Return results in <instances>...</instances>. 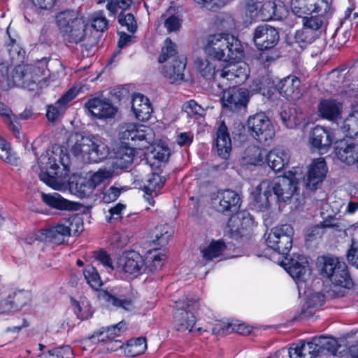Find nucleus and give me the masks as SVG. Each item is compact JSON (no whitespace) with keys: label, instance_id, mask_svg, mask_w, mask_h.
<instances>
[{"label":"nucleus","instance_id":"nucleus-1","mask_svg":"<svg viewBox=\"0 0 358 358\" xmlns=\"http://www.w3.org/2000/svg\"><path fill=\"white\" fill-rule=\"evenodd\" d=\"M203 50L209 57L223 62L236 60L243 55L241 41L226 33L209 34L205 40Z\"/></svg>","mask_w":358,"mask_h":358},{"label":"nucleus","instance_id":"nucleus-2","mask_svg":"<svg viewBox=\"0 0 358 358\" xmlns=\"http://www.w3.org/2000/svg\"><path fill=\"white\" fill-rule=\"evenodd\" d=\"M199 305L196 299L186 296L185 299L176 301V310L174 314V322L178 331L192 332L196 323L194 312L199 309Z\"/></svg>","mask_w":358,"mask_h":358},{"label":"nucleus","instance_id":"nucleus-3","mask_svg":"<svg viewBox=\"0 0 358 358\" xmlns=\"http://www.w3.org/2000/svg\"><path fill=\"white\" fill-rule=\"evenodd\" d=\"M59 161L64 166V169L67 170L69 167V157L67 155H61L55 153L52 151H46L38 158V166L41 169L39 174L40 179L50 187H55L57 184L56 176L59 165L57 161Z\"/></svg>","mask_w":358,"mask_h":358},{"label":"nucleus","instance_id":"nucleus-4","mask_svg":"<svg viewBox=\"0 0 358 358\" xmlns=\"http://www.w3.org/2000/svg\"><path fill=\"white\" fill-rule=\"evenodd\" d=\"M83 229L81 218L72 215L63 218L58 223L46 231L45 235L56 244H62L71 236L78 235Z\"/></svg>","mask_w":358,"mask_h":358},{"label":"nucleus","instance_id":"nucleus-5","mask_svg":"<svg viewBox=\"0 0 358 358\" xmlns=\"http://www.w3.org/2000/svg\"><path fill=\"white\" fill-rule=\"evenodd\" d=\"M294 229L289 224L277 226L271 229L266 238L267 245L278 253L287 255L292 247Z\"/></svg>","mask_w":358,"mask_h":358},{"label":"nucleus","instance_id":"nucleus-6","mask_svg":"<svg viewBox=\"0 0 358 358\" xmlns=\"http://www.w3.org/2000/svg\"><path fill=\"white\" fill-rule=\"evenodd\" d=\"M288 176H278L271 182L263 181L259 185L260 189L268 188L272 189L278 201L286 202L290 199L296 192V178L292 171H289Z\"/></svg>","mask_w":358,"mask_h":358},{"label":"nucleus","instance_id":"nucleus-7","mask_svg":"<svg viewBox=\"0 0 358 358\" xmlns=\"http://www.w3.org/2000/svg\"><path fill=\"white\" fill-rule=\"evenodd\" d=\"M219 88L235 87L243 83L249 76V69L245 63H233L224 67L220 72Z\"/></svg>","mask_w":358,"mask_h":358},{"label":"nucleus","instance_id":"nucleus-8","mask_svg":"<svg viewBox=\"0 0 358 358\" xmlns=\"http://www.w3.org/2000/svg\"><path fill=\"white\" fill-rule=\"evenodd\" d=\"M247 128L250 134L259 142L273 139L275 136L274 127L264 113H258L248 117Z\"/></svg>","mask_w":358,"mask_h":358},{"label":"nucleus","instance_id":"nucleus-9","mask_svg":"<svg viewBox=\"0 0 358 358\" xmlns=\"http://www.w3.org/2000/svg\"><path fill=\"white\" fill-rule=\"evenodd\" d=\"M211 201L216 211L226 215L238 212L241 206L240 195L229 189L217 191L212 196Z\"/></svg>","mask_w":358,"mask_h":358},{"label":"nucleus","instance_id":"nucleus-10","mask_svg":"<svg viewBox=\"0 0 358 358\" xmlns=\"http://www.w3.org/2000/svg\"><path fill=\"white\" fill-rule=\"evenodd\" d=\"M220 89L222 90L221 100L224 107L235 111L246 106L249 95L248 90L236 88L235 87H227Z\"/></svg>","mask_w":358,"mask_h":358},{"label":"nucleus","instance_id":"nucleus-11","mask_svg":"<svg viewBox=\"0 0 358 358\" xmlns=\"http://www.w3.org/2000/svg\"><path fill=\"white\" fill-rule=\"evenodd\" d=\"M291 8L293 13L301 18L315 12L326 13L331 10L327 0H292Z\"/></svg>","mask_w":358,"mask_h":358},{"label":"nucleus","instance_id":"nucleus-12","mask_svg":"<svg viewBox=\"0 0 358 358\" xmlns=\"http://www.w3.org/2000/svg\"><path fill=\"white\" fill-rule=\"evenodd\" d=\"M253 41L259 50H269L278 44L279 34L274 27L266 24H261L254 31Z\"/></svg>","mask_w":358,"mask_h":358},{"label":"nucleus","instance_id":"nucleus-13","mask_svg":"<svg viewBox=\"0 0 358 358\" xmlns=\"http://www.w3.org/2000/svg\"><path fill=\"white\" fill-rule=\"evenodd\" d=\"M117 266L124 273L138 275L145 271L146 263L143 257L135 251L124 252L118 259Z\"/></svg>","mask_w":358,"mask_h":358},{"label":"nucleus","instance_id":"nucleus-14","mask_svg":"<svg viewBox=\"0 0 358 358\" xmlns=\"http://www.w3.org/2000/svg\"><path fill=\"white\" fill-rule=\"evenodd\" d=\"M252 226V218L249 213L245 211L231 215L227 224L231 237L236 239L246 236Z\"/></svg>","mask_w":358,"mask_h":358},{"label":"nucleus","instance_id":"nucleus-15","mask_svg":"<svg viewBox=\"0 0 358 358\" xmlns=\"http://www.w3.org/2000/svg\"><path fill=\"white\" fill-rule=\"evenodd\" d=\"M85 107L95 117L101 120L112 118L117 112V108L109 100L93 98L85 103Z\"/></svg>","mask_w":358,"mask_h":358},{"label":"nucleus","instance_id":"nucleus-16","mask_svg":"<svg viewBox=\"0 0 358 358\" xmlns=\"http://www.w3.org/2000/svg\"><path fill=\"white\" fill-rule=\"evenodd\" d=\"M335 154L341 162L355 164L358 162V143L350 138L340 140L336 143Z\"/></svg>","mask_w":358,"mask_h":358},{"label":"nucleus","instance_id":"nucleus-17","mask_svg":"<svg viewBox=\"0 0 358 358\" xmlns=\"http://www.w3.org/2000/svg\"><path fill=\"white\" fill-rule=\"evenodd\" d=\"M93 136H84L80 133L71 134L68 139V148L75 157L86 162L85 157L90 152V146L92 144Z\"/></svg>","mask_w":358,"mask_h":358},{"label":"nucleus","instance_id":"nucleus-18","mask_svg":"<svg viewBox=\"0 0 358 358\" xmlns=\"http://www.w3.org/2000/svg\"><path fill=\"white\" fill-rule=\"evenodd\" d=\"M342 112V103L334 99H321L317 104L318 116L332 122L341 118Z\"/></svg>","mask_w":358,"mask_h":358},{"label":"nucleus","instance_id":"nucleus-19","mask_svg":"<svg viewBox=\"0 0 358 358\" xmlns=\"http://www.w3.org/2000/svg\"><path fill=\"white\" fill-rule=\"evenodd\" d=\"M327 173V167L323 157L314 159L310 164L306 185L310 189H315L322 182Z\"/></svg>","mask_w":358,"mask_h":358},{"label":"nucleus","instance_id":"nucleus-20","mask_svg":"<svg viewBox=\"0 0 358 358\" xmlns=\"http://www.w3.org/2000/svg\"><path fill=\"white\" fill-rule=\"evenodd\" d=\"M309 141L320 152L327 151L333 142L331 132L321 126H316L310 133Z\"/></svg>","mask_w":358,"mask_h":358},{"label":"nucleus","instance_id":"nucleus-21","mask_svg":"<svg viewBox=\"0 0 358 358\" xmlns=\"http://www.w3.org/2000/svg\"><path fill=\"white\" fill-rule=\"evenodd\" d=\"M288 273L293 278L306 282L311 275L307 259L302 255L292 258L288 266Z\"/></svg>","mask_w":358,"mask_h":358},{"label":"nucleus","instance_id":"nucleus-22","mask_svg":"<svg viewBox=\"0 0 358 358\" xmlns=\"http://www.w3.org/2000/svg\"><path fill=\"white\" fill-rule=\"evenodd\" d=\"M76 95L74 89H70L55 104L47 106L46 117L50 122H55L62 116L66 111L69 103L72 101Z\"/></svg>","mask_w":358,"mask_h":358},{"label":"nucleus","instance_id":"nucleus-23","mask_svg":"<svg viewBox=\"0 0 358 358\" xmlns=\"http://www.w3.org/2000/svg\"><path fill=\"white\" fill-rule=\"evenodd\" d=\"M301 80L295 76H289L278 83L276 86L280 94L287 99H297L301 96Z\"/></svg>","mask_w":358,"mask_h":358},{"label":"nucleus","instance_id":"nucleus-24","mask_svg":"<svg viewBox=\"0 0 358 358\" xmlns=\"http://www.w3.org/2000/svg\"><path fill=\"white\" fill-rule=\"evenodd\" d=\"M48 59L43 58L35 64H24V67H30L31 72L24 73V81L30 84V86H22L29 90H34L43 76L45 74Z\"/></svg>","mask_w":358,"mask_h":358},{"label":"nucleus","instance_id":"nucleus-25","mask_svg":"<svg viewBox=\"0 0 358 358\" xmlns=\"http://www.w3.org/2000/svg\"><path fill=\"white\" fill-rule=\"evenodd\" d=\"M131 109L136 117L143 122L150 120L153 110L148 98L141 94L133 96Z\"/></svg>","mask_w":358,"mask_h":358},{"label":"nucleus","instance_id":"nucleus-26","mask_svg":"<svg viewBox=\"0 0 358 358\" xmlns=\"http://www.w3.org/2000/svg\"><path fill=\"white\" fill-rule=\"evenodd\" d=\"M289 159V152L283 148H275L266 155L267 164L275 172L282 171Z\"/></svg>","mask_w":358,"mask_h":358},{"label":"nucleus","instance_id":"nucleus-27","mask_svg":"<svg viewBox=\"0 0 358 358\" xmlns=\"http://www.w3.org/2000/svg\"><path fill=\"white\" fill-rule=\"evenodd\" d=\"M185 66V59H173L163 66L162 72L170 83H173L183 80Z\"/></svg>","mask_w":358,"mask_h":358},{"label":"nucleus","instance_id":"nucleus-28","mask_svg":"<svg viewBox=\"0 0 358 358\" xmlns=\"http://www.w3.org/2000/svg\"><path fill=\"white\" fill-rule=\"evenodd\" d=\"M216 136L217 152L222 158L227 159L231 150V141L224 122L218 127Z\"/></svg>","mask_w":358,"mask_h":358},{"label":"nucleus","instance_id":"nucleus-29","mask_svg":"<svg viewBox=\"0 0 358 358\" xmlns=\"http://www.w3.org/2000/svg\"><path fill=\"white\" fill-rule=\"evenodd\" d=\"M126 329L127 324L124 321H122L116 325L107 327L106 329L102 327L99 331H95L90 338L95 341L97 338V342L113 341L116 337L120 336Z\"/></svg>","mask_w":358,"mask_h":358},{"label":"nucleus","instance_id":"nucleus-30","mask_svg":"<svg viewBox=\"0 0 358 358\" xmlns=\"http://www.w3.org/2000/svg\"><path fill=\"white\" fill-rule=\"evenodd\" d=\"M100 296L106 302L117 308L123 309L125 311H131L134 309L132 297L123 294H113L106 290L102 291L100 293Z\"/></svg>","mask_w":358,"mask_h":358},{"label":"nucleus","instance_id":"nucleus-31","mask_svg":"<svg viewBox=\"0 0 358 358\" xmlns=\"http://www.w3.org/2000/svg\"><path fill=\"white\" fill-rule=\"evenodd\" d=\"M135 150L132 148L122 147L115 153L112 166L115 169H127L133 162Z\"/></svg>","mask_w":358,"mask_h":358},{"label":"nucleus","instance_id":"nucleus-32","mask_svg":"<svg viewBox=\"0 0 358 358\" xmlns=\"http://www.w3.org/2000/svg\"><path fill=\"white\" fill-rule=\"evenodd\" d=\"M316 15L304 16L302 19V24L303 27L309 31H313L314 34L320 31L323 27L327 24V20L331 14L330 10L326 13L315 12Z\"/></svg>","mask_w":358,"mask_h":358},{"label":"nucleus","instance_id":"nucleus-33","mask_svg":"<svg viewBox=\"0 0 358 358\" xmlns=\"http://www.w3.org/2000/svg\"><path fill=\"white\" fill-rule=\"evenodd\" d=\"M280 119L285 126L293 129L299 125L304 120L301 111L296 107H282L280 113Z\"/></svg>","mask_w":358,"mask_h":358},{"label":"nucleus","instance_id":"nucleus-34","mask_svg":"<svg viewBox=\"0 0 358 358\" xmlns=\"http://www.w3.org/2000/svg\"><path fill=\"white\" fill-rule=\"evenodd\" d=\"M92 144V146H90V152L85 157L86 162L98 163L108 157L109 150L105 143L93 136Z\"/></svg>","mask_w":358,"mask_h":358},{"label":"nucleus","instance_id":"nucleus-35","mask_svg":"<svg viewBox=\"0 0 358 358\" xmlns=\"http://www.w3.org/2000/svg\"><path fill=\"white\" fill-rule=\"evenodd\" d=\"M195 67L201 76L206 79H213L214 83L217 85L219 81L220 70H216L214 62L209 61L206 58H197L195 61Z\"/></svg>","mask_w":358,"mask_h":358},{"label":"nucleus","instance_id":"nucleus-36","mask_svg":"<svg viewBox=\"0 0 358 358\" xmlns=\"http://www.w3.org/2000/svg\"><path fill=\"white\" fill-rule=\"evenodd\" d=\"M312 342L319 356L327 354L335 355L339 346L338 341L331 337H315L313 338Z\"/></svg>","mask_w":358,"mask_h":358},{"label":"nucleus","instance_id":"nucleus-37","mask_svg":"<svg viewBox=\"0 0 358 358\" xmlns=\"http://www.w3.org/2000/svg\"><path fill=\"white\" fill-rule=\"evenodd\" d=\"M87 24L85 22L76 24L69 28L61 29L60 31L65 41L69 43H78L83 41L85 37Z\"/></svg>","mask_w":358,"mask_h":358},{"label":"nucleus","instance_id":"nucleus-38","mask_svg":"<svg viewBox=\"0 0 358 358\" xmlns=\"http://www.w3.org/2000/svg\"><path fill=\"white\" fill-rule=\"evenodd\" d=\"M76 22V24H80L84 21L75 10H66L59 13L56 16V22L59 30L75 26Z\"/></svg>","mask_w":358,"mask_h":358},{"label":"nucleus","instance_id":"nucleus-39","mask_svg":"<svg viewBox=\"0 0 358 358\" xmlns=\"http://www.w3.org/2000/svg\"><path fill=\"white\" fill-rule=\"evenodd\" d=\"M312 341L303 343L291 347L289 350L290 358H317L319 356L317 349Z\"/></svg>","mask_w":358,"mask_h":358},{"label":"nucleus","instance_id":"nucleus-40","mask_svg":"<svg viewBox=\"0 0 358 358\" xmlns=\"http://www.w3.org/2000/svg\"><path fill=\"white\" fill-rule=\"evenodd\" d=\"M329 279L333 284L342 287L350 288L352 285L347 266L345 263L343 262L338 264L336 270L334 271L332 275H331Z\"/></svg>","mask_w":358,"mask_h":358},{"label":"nucleus","instance_id":"nucleus-41","mask_svg":"<svg viewBox=\"0 0 358 358\" xmlns=\"http://www.w3.org/2000/svg\"><path fill=\"white\" fill-rule=\"evenodd\" d=\"M30 67H24V64L16 66L12 71L11 75L9 76L8 87L30 86V84L24 81V73L31 72Z\"/></svg>","mask_w":358,"mask_h":358},{"label":"nucleus","instance_id":"nucleus-42","mask_svg":"<svg viewBox=\"0 0 358 358\" xmlns=\"http://www.w3.org/2000/svg\"><path fill=\"white\" fill-rule=\"evenodd\" d=\"M42 200L48 206L60 210H72L73 203L62 198L59 194H44L42 195Z\"/></svg>","mask_w":358,"mask_h":358},{"label":"nucleus","instance_id":"nucleus-43","mask_svg":"<svg viewBox=\"0 0 358 358\" xmlns=\"http://www.w3.org/2000/svg\"><path fill=\"white\" fill-rule=\"evenodd\" d=\"M119 136L122 141H136L145 139V135L137 129L134 123H127L122 125Z\"/></svg>","mask_w":358,"mask_h":358},{"label":"nucleus","instance_id":"nucleus-44","mask_svg":"<svg viewBox=\"0 0 358 358\" xmlns=\"http://www.w3.org/2000/svg\"><path fill=\"white\" fill-rule=\"evenodd\" d=\"M341 129L349 138H358V110L352 113L345 118Z\"/></svg>","mask_w":358,"mask_h":358},{"label":"nucleus","instance_id":"nucleus-45","mask_svg":"<svg viewBox=\"0 0 358 358\" xmlns=\"http://www.w3.org/2000/svg\"><path fill=\"white\" fill-rule=\"evenodd\" d=\"M11 299L15 308L19 311L23 307L29 303L31 300V294L29 291L25 289H17L8 295Z\"/></svg>","mask_w":358,"mask_h":358},{"label":"nucleus","instance_id":"nucleus-46","mask_svg":"<svg viewBox=\"0 0 358 358\" xmlns=\"http://www.w3.org/2000/svg\"><path fill=\"white\" fill-rule=\"evenodd\" d=\"M164 180L157 173H152L148 176V179L143 185V190L147 194L152 195L153 193L157 195V192L162 188Z\"/></svg>","mask_w":358,"mask_h":358},{"label":"nucleus","instance_id":"nucleus-47","mask_svg":"<svg viewBox=\"0 0 358 358\" xmlns=\"http://www.w3.org/2000/svg\"><path fill=\"white\" fill-rule=\"evenodd\" d=\"M243 159L248 164L260 165L264 162V155L259 147L250 145L245 149Z\"/></svg>","mask_w":358,"mask_h":358},{"label":"nucleus","instance_id":"nucleus-48","mask_svg":"<svg viewBox=\"0 0 358 358\" xmlns=\"http://www.w3.org/2000/svg\"><path fill=\"white\" fill-rule=\"evenodd\" d=\"M83 275L87 283L93 289L97 290L102 286L99 273L96 268L92 266L87 265L83 270Z\"/></svg>","mask_w":358,"mask_h":358},{"label":"nucleus","instance_id":"nucleus-49","mask_svg":"<svg viewBox=\"0 0 358 358\" xmlns=\"http://www.w3.org/2000/svg\"><path fill=\"white\" fill-rule=\"evenodd\" d=\"M226 248L224 243L222 241H213L205 249L201 250L203 257L206 260H212L219 257Z\"/></svg>","mask_w":358,"mask_h":358},{"label":"nucleus","instance_id":"nucleus-50","mask_svg":"<svg viewBox=\"0 0 358 358\" xmlns=\"http://www.w3.org/2000/svg\"><path fill=\"white\" fill-rule=\"evenodd\" d=\"M317 36V34H314L313 31H309L305 27H303L295 34V43L298 44V45L303 49L308 45L312 43Z\"/></svg>","mask_w":358,"mask_h":358},{"label":"nucleus","instance_id":"nucleus-51","mask_svg":"<svg viewBox=\"0 0 358 358\" xmlns=\"http://www.w3.org/2000/svg\"><path fill=\"white\" fill-rule=\"evenodd\" d=\"M170 155V150L167 146L157 145L148 155V160L154 159L157 164L166 163L168 162Z\"/></svg>","mask_w":358,"mask_h":358},{"label":"nucleus","instance_id":"nucleus-52","mask_svg":"<svg viewBox=\"0 0 358 358\" xmlns=\"http://www.w3.org/2000/svg\"><path fill=\"white\" fill-rule=\"evenodd\" d=\"M165 45L162 49V53L159 57V63H164L169 59H178L176 57L177 54L176 45L169 38H167L164 42Z\"/></svg>","mask_w":358,"mask_h":358},{"label":"nucleus","instance_id":"nucleus-53","mask_svg":"<svg viewBox=\"0 0 358 358\" xmlns=\"http://www.w3.org/2000/svg\"><path fill=\"white\" fill-rule=\"evenodd\" d=\"M172 235V230L167 224L161 225L156 227L155 231L154 241L161 245H165L169 241L170 237Z\"/></svg>","mask_w":358,"mask_h":358},{"label":"nucleus","instance_id":"nucleus-54","mask_svg":"<svg viewBox=\"0 0 358 358\" xmlns=\"http://www.w3.org/2000/svg\"><path fill=\"white\" fill-rule=\"evenodd\" d=\"M147 348L146 340L145 338L139 337L131 341L127 345V352L131 357H136L143 354Z\"/></svg>","mask_w":358,"mask_h":358},{"label":"nucleus","instance_id":"nucleus-55","mask_svg":"<svg viewBox=\"0 0 358 358\" xmlns=\"http://www.w3.org/2000/svg\"><path fill=\"white\" fill-rule=\"evenodd\" d=\"M94 189V185H92L89 179L80 180L76 185V194L81 198L89 197Z\"/></svg>","mask_w":358,"mask_h":358},{"label":"nucleus","instance_id":"nucleus-56","mask_svg":"<svg viewBox=\"0 0 358 358\" xmlns=\"http://www.w3.org/2000/svg\"><path fill=\"white\" fill-rule=\"evenodd\" d=\"M341 263V262H340L337 258L329 257H324L323 261V265L321 268L322 275L324 277L329 278V277L332 275L334 271L336 270L338 264Z\"/></svg>","mask_w":358,"mask_h":358},{"label":"nucleus","instance_id":"nucleus-57","mask_svg":"<svg viewBox=\"0 0 358 358\" xmlns=\"http://www.w3.org/2000/svg\"><path fill=\"white\" fill-rule=\"evenodd\" d=\"M182 109L189 117L196 118L203 115L204 110L194 100H190L183 104Z\"/></svg>","mask_w":358,"mask_h":358},{"label":"nucleus","instance_id":"nucleus-58","mask_svg":"<svg viewBox=\"0 0 358 358\" xmlns=\"http://www.w3.org/2000/svg\"><path fill=\"white\" fill-rule=\"evenodd\" d=\"M92 26L97 31H104L108 27V21L103 11L95 13L92 17Z\"/></svg>","mask_w":358,"mask_h":358},{"label":"nucleus","instance_id":"nucleus-59","mask_svg":"<svg viewBox=\"0 0 358 358\" xmlns=\"http://www.w3.org/2000/svg\"><path fill=\"white\" fill-rule=\"evenodd\" d=\"M0 158L8 164L16 162V158L11 152L10 144L3 138H0Z\"/></svg>","mask_w":358,"mask_h":358},{"label":"nucleus","instance_id":"nucleus-60","mask_svg":"<svg viewBox=\"0 0 358 358\" xmlns=\"http://www.w3.org/2000/svg\"><path fill=\"white\" fill-rule=\"evenodd\" d=\"M113 171L106 169H99L94 173L90 178L89 180L94 185V187L104 182L106 180L110 179L113 177Z\"/></svg>","mask_w":358,"mask_h":358},{"label":"nucleus","instance_id":"nucleus-61","mask_svg":"<svg viewBox=\"0 0 358 358\" xmlns=\"http://www.w3.org/2000/svg\"><path fill=\"white\" fill-rule=\"evenodd\" d=\"M275 6V1H262L260 10H259V15L262 20L268 21L273 20V15H274L273 8Z\"/></svg>","mask_w":358,"mask_h":358},{"label":"nucleus","instance_id":"nucleus-62","mask_svg":"<svg viewBox=\"0 0 358 358\" xmlns=\"http://www.w3.org/2000/svg\"><path fill=\"white\" fill-rule=\"evenodd\" d=\"M118 22L122 26L126 27L129 31L132 33L136 31L137 26L132 14L124 15L123 12H121L118 16Z\"/></svg>","mask_w":358,"mask_h":358},{"label":"nucleus","instance_id":"nucleus-63","mask_svg":"<svg viewBox=\"0 0 358 358\" xmlns=\"http://www.w3.org/2000/svg\"><path fill=\"white\" fill-rule=\"evenodd\" d=\"M131 3L132 0H114L107 3L106 8L111 15H115L118 9L125 10L130 7Z\"/></svg>","mask_w":358,"mask_h":358},{"label":"nucleus","instance_id":"nucleus-64","mask_svg":"<svg viewBox=\"0 0 358 358\" xmlns=\"http://www.w3.org/2000/svg\"><path fill=\"white\" fill-rule=\"evenodd\" d=\"M346 257L348 262L358 268V241L354 238H352Z\"/></svg>","mask_w":358,"mask_h":358}]
</instances>
